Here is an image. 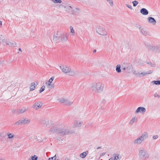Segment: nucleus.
<instances>
[{
	"mask_svg": "<svg viewBox=\"0 0 160 160\" xmlns=\"http://www.w3.org/2000/svg\"><path fill=\"white\" fill-rule=\"evenodd\" d=\"M104 86V84L101 82H94L91 84L90 88L94 92L99 93L103 91Z\"/></svg>",
	"mask_w": 160,
	"mask_h": 160,
	"instance_id": "1",
	"label": "nucleus"
},
{
	"mask_svg": "<svg viewBox=\"0 0 160 160\" xmlns=\"http://www.w3.org/2000/svg\"><path fill=\"white\" fill-rule=\"evenodd\" d=\"M148 137V134L146 132H144L142 135L134 139L133 143L134 145H139L141 144L144 140Z\"/></svg>",
	"mask_w": 160,
	"mask_h": 160,
	"instance_id": "2",
	"label": "nucleus"
},
{
	"mask_svg": "<svg viewBox=\"0 0 160 160\" xmlns=\"http://www.w3.org/2000/svg\"><path fill=\"white\" fill-rule=\"evenodd\" d=\"M138 155L141 160H146L149 157V155L146 149L142 148L139 149Z\"/></svg>",
	"mask_w": 160,
	"mask_h": 160,
	"instance_id": "3",
	"label": "nucleus"
},
{
	"mask_svg": "<svg viewBox=\"0 0 160 160\" xmlns=\"http://www.w3.org/2000/svg\"><path fill=\"white\" fill-rule=\"evenodd\" d=\"M97 32L99 35L102 36H106L108 32L105 28L102 26H98L96 29Z\"/></svg>",
	"mask_w": 160,
	"mask_h": 160,
	"instance_id": "4",
	"label": "nucleus"
},
{
	"mask_svg": "<svg viewBox=\"0 0 160 160\" xmlns=\"http://www.w3.org/2000/svg\"><path fill=\"white\" fill-rule=\"evenodd\" d=\"M31 121L30 119L23 118L15 122L14 124L16 126H18L20 124H28Z\"/></svg>",
	"mask_w": 160,
	"mask_h": 160,
	"instance_id": "5",
	"label": "nucleus"
},
{
	"mask_svg": "<svg viewBox=\"0 0 160 160\" xmlns=\"http://www.w3.org/2000/svg\"><path fill=\"white\" fill-rule=\"evenodd\" d=\"M74 131H70L69 130L65 129H61L59 128L58 134L62 136L64 135L70 134L74 132Z\"/></svg>",
	"mask_w": 160,
	"mask_h": 160,
	"instance_id": "6",
	"label": "nucleus"
},
{
	"mask_svg": "<svg viewBox=\"0 0 160 160\" xmlns=\"http://www.w3.org/2000/svg\"><path fill=\"white\" fill-rule=\"evenodd\" d=\"M0 41L1 42L3 43V44L9 46L15 47L16 45V43L15 42L12 41V42H10V41L8 40L7 39L5 38L2 39L0 37Z\"/></svg>",
	"mask_w": 160,
	"mask_h": 160,
	"instance_id": "7",
	"label": "nucleus"
},
{
	"mask_svg": "<svg viewBox=\"0 0 160 160\" xmlns=\"http://www.w3.org/2000/svg\"><path fill=\"white\" fill-rule=\"evenodd\" d=\"M133 67L131 64H124L122 65L121 68L127 73H130Z\"/></svg>",
	"mask_w": 160,
	"mask_h": 160,
	"instance_id": "8",
	"label": "nucleus"
},
{
	"mask_svg": "<svg viewBox=\"0 0 160 160\" xmlns=\"http://www.w3.org/2000/svg\"><path fill=\"white\" fill-rule=\"evenodd\" d=\"M60 102L64 104L67 106H70L71 105L73 102L71 101H70L68 99L66 98H62L59 100Z\"/></svg>",
	"mask_w": 160,
	"mask_h": 160,
	"instance_id": "9",
	"label": "nucleus"
},
{
	"mask_svg": "<svg viewBox=\"0 0 160 160\" xmlns=\"http://www.w3.org/2000/svg\"><path fill=\"white\" fill-rule=\"evenodd\" d=\"M72 8L71 6H69L68 7V9L69 10V12L73 14L78 15L80 12V9L78 8H75L72 10H71Z\"/></svg>",
	"mask_w": 160,
	"mask_h": 160,
	"instance_id": "10",
	"label": "nucleus"
},
{
	"mask_svg": "<svg viewBox=\"0 0 160 160\" xmlns=\"http://www.w3.org/2000/svg\"><path fill=\"white\" fill-rule=\"evenodd\" d=\"M60 68L62 72L65 73H68L70 71V68L66 65H62L60 66Z\"/></svg>",
	"mask_w": 160,
	"mask_h": 160,
	"instance_id": "11",
	"label": "nucleus"
},
{
	"mask_svg": "<svg viewBox=\"0 0 160 160\" xmlns=\"http://www.w3.org/2000/svg\"><path fill=\"white\" fill-rule=\"evenodd\" d=\"M17 86L16 84H12L10 86L8 87L7 89L9 91L14 92H16L18 90Z\"/></svg>",
	"mask_w": 160,
	"mask_h": 160,
	"instance_id": "12",
	"label": "nucleus"
},
{
	"mask_svg": "<svg viewBox=\"0 0 160 160\" xmlns=\"http://www.w3.org/2000/svg\"><path fill=\"white\" fill-rule=\"evenodd\" d=\"M82 124V121L75 120L73 123V127L74 128H80L81 127Z\"/></svg>",
	"mask_w": 160,
	"mask_h": 160,
	"instance_id": "13",
	"label": "nucleus"
},
{
	"mask_svg": "<svg viewBox=\"0 0 160 160\" xmlns=\"http://www.w3.org/2000/svg\"><path fill=\"white\" fill-rule=\"evenodd\" d=\"M42 103L40 102H38L35 103L32 105V107L35 109H38L42 106Z\"/></svg>",
	"mask_w": 160,
	"mask_h": 160,
	"instance_id": "14",
	"label": "nucleus"
},
{
	"mask_svg": "<svg viewBox=\"0 0 160 160\" xmlns=\"http://www.w3.org/2000/svg\"><path fill=\"white\" fill-rule=\"evenodd\" d=\"M61 34L60 32H57L55 33L53 35V40L56 41L60 38Z\"/></svg>",
	"mask_w": 160,
	"mask_h": 160,
	"instance_id": "15",
	"label": "nucleus"
},
{
	"mask_svg": "<svg viewBox=\"0 0 160 160\" xmlns=\"http://www.w3.org/2000/svg\"><path fill=\"white\" fill-rule=\"evenodd\" d=\"M146 111L145 108L142 107H139L136 110L135 113H138L139 112L141 113H144Z\"/></svg>",
	"mask_w": 160,
	"mask_h": 160,
	"instance_id": "16",
	"label": "nucleus"
},
{
	"mask_svg": "<svg viewBox=\"0 0 160 160\" xmlns=\"http://www.w3.org/2000/svg\"><path fill=\"white\" fill-rule=\"evenodd\" d=\"M148 22L152 24L153 25H155L156 23V21L153 18L149 17L148 18Z\"/></svg>",
	"mask_w": 160,
	"mask_h": 160,
	"instance_id": "17",
	"label": "nucleus"
},
{
	"mask_svg": "<svg viewBox=\"0 0 160 160\" xmlns=\"http://www.w3.org/2000/svg\"><path fill=\"white\" fill-rule=\"evenodd\" d=\"M59 128L56 126L52 127L51 128L49 131L53 133L57 132L58 133Z\"/></svg>",
	"mask_w": 160,
	"mask_h": 160,
	"instance_id": "18",
	"label": "nucleus"
},
{
	"mask_svg": "<svg viewBox=\"0 0 160 160\" xmlns=\"http://www.w3.org/2000/svg\"><path fill=\"white\" fill-rule=\"evenodd\" d=\"M139 30L140 32L145 36L148 35V32L146 29L143 27L139 28Z\"/></svg>",
	"mask_w": 160,
	"mask_h": 160,
	"instance_id": "19",
	"label": "nucleus"
},
{
	"mask_svg": "<svg viewBox=\"0 0 160 160\" xmlns=\"http://www.w3.org/2000/svg\"><path fill=\"white\" fill-rule=\"evenodd\" d=\"M60 39L62 41V42H66L68 40V37H67V35L66 34H61Z\"/></svg>",
	"mask_w": 160,
	"mask_h": 160,
	"instance_id": "20",
	"label": "nucleus"
},
{
	"mask_svg": "<svg viewBox=\"0 0 160 160\" xmlns=\"http://www.w3.org/2000/svg\"><path fill=\"white\" fill-rule=\"evenodd\" d=\"M26 110L27 109L23 107L18 110L17 112V113L18 114H22L26 112Z\"/></svg>",
	"mask_w": 160,
	"mask_h": 160,
	"instance_id": "21",
	"label": "nucleus"
},
{
	"mask_svg": "<svg viewBox=\"0 0 160 160\" xmlns=\"http://www.w3.org/2000/svg\"><path fill=\"white\" fill-rule=\"evenodd\" d=\"M137 118L136 117H133L130 121L129 123V124L131 125H132L134 122H137Z\"/></svg>",
	"mask_w": 160,
	"mask_h": 160,
	"instance_id": "22",
	"label": "nucleus"
},
{
	"mask_svg": "<svg viewBox=\"0 0 160 160\" xmlns=\"http://www.w3.org/2000/svg\"><path fill=\"white\" fill-rule=\"evenodd\" d=\"M140 13L143 15H147L148 13V12L147 10L145 8H142L140 11Z\"/></svg>",
	"mask_w": 160,
	"mask_h": 160,
	"instance_id": "23",
	"label": "nucleus"
},
{
	"mask_svg": "<svg viewBox=\"0 0 160 160\" xmlns=\"http://www.w3.org/2000/svg\"><path fill=\"white\" fill-rule=\"evenodd\" d=\"M116 71L118 73H120L121 72V66L120 64H118L116 67Z\"/></svg>",
	"mask_w": 160,
	"mask_h": 160,
	"instance_id": "24",
	"label": "nucleus"
},
{
	"mask_svg": "<svg viewBox=\"0 0 160 160\" xmlns=\"http://www.w3.org/2000/svg\"><path fill=\"white\" fill-rule=\"evenodd\" d=\"M7 135L8 136V138L9 139H11L14 137V134L12 133H10L9 132L7 133Z\"/></svg>",
	"mask_w": 160,
	"mask_h": 160,
	"instance_id": "25",
	"label": "nucleus"
},
{
	"mask_svg": "<svg viewBox=\"0 0 160 160\" xmlns=\"http://www.w3.org/2000/svg\"><path fill=\"white\" fill-rule=\"evenodd\" d=\"M88 151L84 152L83 153H81L80 156L82 158H83L85 157L88 154Z\"/></svg>",
	"mask_w": 160,
	"mask_h": 160,
	"instance_id": "26",
	"label": "nucleus"
},
{
	"mask_svg": "<svg viewBox=\"0 0 160 160\" xmlns=\"http://www.w3.org/2000/svg\"><path fill=\"white\" fill-rule=\"evenodd\" d=\"M47 86L49 89H53L54 88V84H47Z\"/></svg>",
	"mask_w": 160,
	"mask_h": 160,
	"instance_id": "27",
	"label": "nucleus"
},
{
	"mask_svg": "<svg viewBox=\"0 0 160 160\" xmlns=\"http://www.w3.org/2000/svg\"><path fill=\"white\" fill-rule=\"evenodd\" d=\"M35 88V83L34 82H32L31 83L30 87V91H33L34 90Z\"/></svg>",
	"mask_w": 160,
	"mask_h": 160,
	"instance_id": "28",
	"label": "nucleus"
},
{
	"mask_svg": "<svg viewBox=\"0 0 160 160\" xmlns=\"http://www.w3.org/2000/svg\"><path fill=\"white\" fill-rule=\"evenodd\" d=\"M41 123L44 126H47L48 124V122L46 120H42L41 122Z\"/></svg>",
	"mask_w": 160,
	"mask_h": 160,
	"instance_id": "29",
	"label": "nucleus"
},
{
	"mask_svg": "<svg viewBox=\"0 0 160 160\" xmlns=\"http://www.w3.org/2000/svg\"><path fill=\"white\" fill-rule=\"evenodd\" d=\"M152 73V71L151 70H150L147 72H142L141 73V75H142L143 76L146 75L147 74H151Z\"/></svg>",
	"mask_w": 160,
	"mask_h": 160,
	"instance_id": "30",
	"label": "nucleus"
},
{
	"mask_svg": "<svg viewBox=\"0 0 160 160\" xmlns=\"http://www.w3.org/2000/svg\"><path fill=\"white\" fill-rule=\"evenodd\" d=\"M52 1L54 3H61L62 2L61 0H52Z\"/></svg>",
	"mask_w": 160,
	"mask_h": 160,
	"instance_id": "31",
	"label": "nucleus"
},
{
	"mask_svg": "<svg viewBox=\"0 0 160 160\" xmlns=\"http://www.w3.org/2000/svg\"><path fill=\"white\" fill-rule=\"evenodd\" d=\"M69 73V75L72 76H73L76 73V72L73 70H72L71 68H70V71L68 73Z\"/></svg>",
	"mask_w": 160,
	"mask_h": 160,
	"instance_id": "32",
	"label": "nucleus"
},
{
	"mask_svg": "<svg viewBox=\"0 0 160 160\" xmlns=\"http://www.w3.org/2000/svg\"><path fill=\"white\" fill-rule=\"evenodd\" d=\"M107 1L108 3L110 6L112 7L113 6V3L112 0H106Z\"/></svg>",
	"mask_w": 160,
	"mask_h": 160,
	"instance_id": "33",
	"label": "nucleus"
},
{
	"mask_svg": "<svg viewBox=\"0 0 160 160\" xmlns=\"http://www.w3.org/2000/svg\"><path fill=\"white\" fill-rule=\"evenodd\" d=\"M70 32L72 33V36L74 35L75 33L74 30H73V28L72 26H71L70 27Z\"/></svg>",
	"mask_w": 160,
	"mask_h": 160,
	"instance_id": "34",
	"label": "nucleus"
},
{
	"mask_svg": "<svg viewBox=\"0 0 160 160\" xmlns=\"http://www.w3.org/2000/svg\"><path fill=\"white\" fill-rule=\"evenodd\" d=\"M54 79V77H52L50 78L48 81V84H52V82Z\"/></svg>",
	"mask_w": 160,
	"mask_h": 160,
	"instance_id": "35",
	"label": "nucleus"
},
{
	"mask_svg": "<svg viewBox=\"0 0 160 160\" xmlns=\"http://www.w3.org/2000/svg\"><path fill=\"white\" fill-rule=\"evenodd\" d=\"M152 83H153L156 85H160V80L153 81H152Z\"/></svg>",
	"mask_w": 160,
	"mask_h": 160,
	"instance_id": "36",
	"label": "nucleus"
},
{
	"mask_svg": "<svg viewBox=\"0 0 160 160\" xmlns=\"http://www.w3.org/2000/svg\"><path fill=\"white\" fill-rule=\"evenodd\" d=\"M132 72L134 75H135L138 76H139L140 77H141L140 73H139V72L136 73V71L135 70H132Z\"/></svg>",
	"mask_w": 160,
	"mask_h": 160,
	"instance_id": "37",
	"label": "nucleus"
},
{
	"mask_svg": "<svg viewBox=\"0 0 160 160\" xmlns=\"http://www.w3.org/2000/svg\"><path fill=\"white\" fill-rule=\"evenodd\" d=\"M45 86L44 85L39 90V92L40 93L42 92H43L45 89Z\"/></svg>",
	"mask_w": 160,
	"mask_h": 160,
	"instance_id": "38",
	"label": "nucleus"
},
{
	"mask_svg": "<svg viewBox=\"0 0 160 160\" xmlns=\"http://www.w3.org/2000/svg\"><path fill=\"white\" fill-rule=\"evenodd\" d=\"M114 156H115L114 159L116 160H119V155L118 154H114Z\"/></svg>",
	"mask_w": 160,
	"mask_h": 160,
	"instance_id": "39",
	"label": "nucleus"
},
{
	"mask_svg": "<svg viewBox=\"0 0 160 160\" xmlns=\"http://www.w3.org/2000/svg\"><path fill=\"white\" fill-rule=\"evenodd\" d=\"M134 7H136L138 3V2L136 1H134L132 2Z\"/></svg>",
	"mask_w": 160,
	"mask_h": 160,
	"instance_id": "40",
	"label": "nucleus"
},
{
	"mask_svg": "<svg viewBox=\"0 0 160 160\" xmlns=\"http://www.w3.org/2000/svg\"><path fill=\"white\" fill-rule=\"evenodd\" d=\"M57 157L56 156V155H55L54 156L51 158H49L48 159V160H55L56 159Z\"/></svg>",
	"mask_w": 160,
	"mask_h": 160,
	"instance_id": "41",
	"label": "nucleus"
},
{
	"mask_svg": "<svg viewBox=\"0 0 160 160\" xmlns=\"http://www.w3.org/2000/svg\"><path fill=\"white\" fill-rule=\"evenodd\" d=\"M43 139H42L40 137H38V139L37 141L39 142H42L43 141Z\"/></svg>",
	"mask_w": 160,
	"mask_h": 160,
	"instance_id": "42",
	"label": "nucleus"
},
{
	"mask_svg": "<svg viewBox=\"0 0 160 160\" xmlns=\"http://www.w3.org/2000/svg\"><path fill=\"white\" fill-rule=\"evenodd\" d=\"M38 158L37 156L35 155H34V156L32 157V160H37Z\"/></svg>",
	"mask_w": 160,
	"mask_h": 160,
	"instance_id": "43",
	"label": "nucleus"
},
{
	"mask_svg": "<svg viewBox=\"0 0 160 160\" xmlns=\"http://www.w3.org/2000/svg\"><path fill=\"white\" fill-rule=\"evenodd\" d=\"M4 132H0V139H1L2 138H4V137L3 136V135L4 134Z\"/></svg>",
	"mask_w": 160,
	"mask_h": 160,
	"instance_id": "44",
	"label": "nucleus"
},
{
	"mask_svg": "<svg viewBox=\"0 0 160 160\" xmlns=\"http://www.w3.org/2000/svg\"><path fill=\"white\" fill-rule=\"evenodd\" d=\"M126 6L127 7H128V8H129L130 9H132V6L131 5H128V4H126Z\"/></svg>",
	"mask_w": 160,
	"mask_h": 160,
	"instance_id": "45",
	"label": "nucleus"
},
{
	"mask_svg": "<svg viewBox=\"0 0 160 160\" xmlns=\"http://www.w3.org/2000/svg\"><path fill=\"white\" fill-rule=\"evenodd\" d=\"M158 138V136L157 135L153 136H152V138L153 139H157Z\"/></svg>",
	"mask_w": 160,
	"mask_h": 160,
	"instance_id": "46",
	"label": "nucleus"
},
{
	"mask_svg": "<svg viewBox=\"0 0 160 160\" xmlns=\"http://www.w3.org/2000/svg\"><path fill=\"white\" fill-rule=\"evenodd\" d=\"M39 137H38L36 135H34V139H35V140H37V141L38 140V138Z\"/></svg>",
	"mask_w": 160,
	"mask_h": 160,
	"instance_id": "47",
	"label": "nucleus"
},
{
	"mask_svg": "<svg viewBox=\"0 0 160 160\" xmlns=\"http://www.w3.org/2000/svg\"><path fill=\"white\" fill-rule=\"evenodd\" d=\"M150 65L152 67H154L155 66V64L154 63H150Z\"/></svg>",
	"mask_w": 160,
	"mask_h": 160,
	"instance_id": "48",
	"label": "nucleus"
},
{
	"mask_svg": "<svg viewBox=\"0 0 160 160\" xmlns=\"http://www.w3.org/2000/svg\"><path fill=\"white\" fill-rule=\"evenodd\" d=\"M154 97H158V98H159L160 97V96L158 95L157 93H155L154 95Z\"/></svg>",
	"mask_w": 160,
	"mask_h": 160,
	"instance_id": "49",
	"label": "nucleus"
},
{
	"mask_svg": "<svg viewBox=\"0 0 160 160\" xmlns=\"http://www.w3.org/2000/svg\"><path fill=\"white\" fill-rule=\"evenodd\" d=\"M106 154V152H103L100 154V156H102L105 155Z\"/></svg>",
	"mask_w": 160,
	"mask_h": 160,
	"instance_id": "50",
	"label": "nucleus"
},
{
	"mask_svg": "<svg viewBox=\"0 0 160 160\" xmlns=\"http://www.w3.org/2000/svg\"><path fill=\"white\" fill-rule=\"evenodd\" d=\"M2 25V22L1 21H0V27H1Z\"/></svg>",
	"mask_w": 160,
	"mask_h": 160,
	"instance_id": "51",
	"label": "nucleus"
},
{
	"mask_svg": "<svg viewBox=\"0 0 160 160\" xmlns=\"http://www.w3.org/2000/svg\"><path fill=\"white\" fill-rule=\"evenodd\" d=\"M18 50H19V51H21V52H22V51L21 49V48H19L18 49Z\"/></svg>",
	"mask_w": 160,
	"mask_h": 160,
	"instance_id": "52",
	"label": "nucleus"
},
{
	"mask_svg": "<svg viewBox=\"0 0 160 160\" xmlns=\"http://www.w3.org/2000/svg\"><path fill=\"white\" fill-rule=\"evenodd\" d=\"M0 36L3 38L4 37V35H1Z\"/></svg>",
	"mask_w": 160,
	"mask_h": 160,
	"instance_id": "53",
	"label": "nucleus"
},
{
	"mask_svg": "<svg viewBox=\"0 0 160 160\" xmlns=\"http://www.w3.org/2000/svg\"><path fill=\"white\" fill-rule=\"evenodd\" d=\"M58 126H62V127H63V126H64V125H58Z\"/></svg>",
	"mask_w": 160,
	"mask_h": 160,
	"instance_id": "54",
	"label": "nucleus"
},
{
	"mask_svg": "<svg viewBox=\"0 0 160 160\" xmlns=\"http://www.w3.org/2000/svg\"><path fill=\"white\" fill-rule=\"evenodd\" d=\"M100 148H101V147H98V148H97V149H100Z\"/></svg>",
	"mask_w": 160,
	"mask_h": 160,
	"instance_id": "55",
	"label": "nucleus"
},
{
	"mask_svg": "<svg viewBox=\"0 0 160 160\" xmlns=\"http://www.w3.org/2000/svg\"><path fill=\"white\" fill-rule=\"evenodd\" d=\"M65 160H69L68 158H66Z\"/></svg>",
	"mask_w": 160,
	"mask_h": 160,
	"instance_id": "56",
	"label": "nucleus"
},
{
	"mask_svg": "<svg viewBox=\"0 0 160 160\" xmlns=\"http://www.w3.org/2000/svg\"><path fill=\"white\" fill-rule=\"evenodd\" d=\"M112 158H111L109 159H110V160H112Z\"/></svg>",
	"mask_w": 160,
	"mask_h": 160,
	"instance_id": "57",
	"label": "nucleus"
},
{
	"mask_svg": "<svg viewBox=\"0 0 160 160\" xmlns=\"http://www.w3.org/2000/svg\"><path fill=\"white\" fill-rule=\"evenodd\" d=\"M96 50H94V52H96Z\"/></svg>",
	"mask_w": 160,
	"mask_h": 160,
	"instance_id": "58",
	"label": "nucleus"
},
{
	"mask_svg": "<svg viewBox=\"0 0 160 160\" xmlns=\"http://www.w3.org/2000/svg\"><path fill=\"white\" fill-rule=\"evenodd\" d=\"M2 62H0V64Z\"/></svg>",
	"mask_w": 160,
	"mask_h": 160,
	"instance_id": "59",
	"label": "nucleus"
},
{
	"mask_svg": "<svg viewBox=\"0 0 160 160\" xmlns=\"http://www.w3.org/2000/svg\"><path fill=\"white\" fill-rule=\"evenodd\" d=\"M0 160H3V159H0Z\"/></svg>",
	"mask_w": 160,
	"mask_h": 160,
	"instance_id": "60",
	"label": "nucleus"
},
{
	"mask_svg": "<svg viewBox=\"0 0 160 160\" xmlns=\"http://www.w3.org/2000/svg\"><path fill=\"white\" fill-rule=\"evenodd\" d=\"M56 160H59V159H57Z\"/></svg>",
	"mask_w": 160,
	"mask_h": 160,
	"instance_id": "61",
	"label": "nucleus"
}]
</instances>
